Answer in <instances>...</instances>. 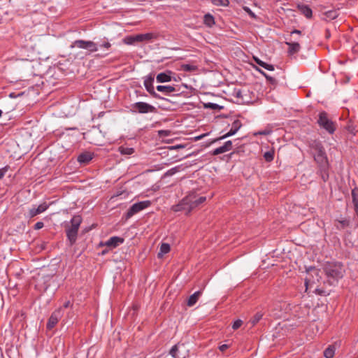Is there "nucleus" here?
I'll return each mask as SVG.
<instances>
[{"label": "nucleus", "mask_w": 358, "mask_h": 358, "mask_svg": "<svg viewBox=\"0 0 358 358\" xmlns=\"http://www.w3.org/2000/svg\"><path fill=\"white\" fill-rule=\"evenodd\" d=\"M206 196H201L194 192H192L183 198L181 201L173 206V210L176 212L185 211V214H189L194 208L206 201Z\"/></svg>", "instance_id": "1"}, {"label": "nucleus", "mask_w": 358, "mask_h": 358, "mask_svg": "<svg viewBox=\"0 0 358 358\" xmlns=\"http://www.w3.org/2000/svg\"><path fill=\"white\" fill-rule=\"evenodd\" d=\"M82 222V217L80 215H73L70 224L66 225V234L69 245H73L77 240L78 232Z\"/></svg>", "instance_id": "2"}, {"label": "nucleus", "mask_w": 358, "mask_h": 358, "mask_svg": "<svg viewBox=\"0 0 358 358\" xmlns=\"http://www.w3.org/2000/svg\"><path fill=\"white\" fill-rule=\"evenodd\" d=\"M317 122L320 128L326 130L329 134H333L336 130V122L329 118L325 111L319 113Z\"/></svg>", "instance_id": "3"}, {"label": "nucleus", "mask_w": 358, "mask_h": 358, "mask_svg": "<svg viewBox=\"0 0 358 358\" xmlns=\"http://www.w3.org/2000/svg\"><path fill=\"white\" fill-rule=\"evenodd\" d=\"M325 272L327 276L337 280L343 276L344 270L341 264H329L325 267Z\"/></svg>", "instance_id": "4"}, {"label": "nucleus", "mask_w": 358, "mask_h": 358, "mask_svg": "<svg viewBox=\"0 0 358 358\" xmlns=\"http://www.w3.org/2000/svg\"><path fill=\"white\" fill-rule=\"evenodd\" d=\"M151 205V201L149 200L139 201L134 203L130 208L127 210L124 216L127 220L131 218L134 215L138 213L139 212L148 208Z\"/></svg>", "instance_id": "5"}, {"label": "nucleus", "mask_w": 358, "mask_h": 358, "mask_svg": "<svg viewBox=\"0 0 358 358\" xmlns=\"http://www.w3.org/2000/svg\"><path fill=\"white\" fill-rule=\"evenodd\" d=\"M131 111L132 113H155L156 108L148 103L145 102H136L131 105Z\"/></svg>", "instance_id": "6"}, {"label": "nucleus", "mask_w": 358, "mask_h": 358, "mask_svg": "<svg viewBox=\"0 0 358 358\" xmlns=\"http://www.w3.org/2000/svg\"><path fill=\"white\" fill-rule=\"evenodd\" d=\"M71 47L86 49L92 52L98 50V44L91 41L76 40L73 43Z\"/></svg>", "instance_id": "7"}, {"label": "nucleus", "mask_w": 358, "mask_h": 358, "mask_svg": "<svg viewBox=\"0 0 358 358\" xmlns=\"http://www.w3.org/2000/svg\"><path fill=\"white\" fill-rule=\"evenodd\" d=\"M242 127V123L239 120H236L233 122L232 124H231V127L230 129V130L227 133L225 134L224 135L220 136V138L214 140V142L217 141H220V140H222V139H225L229 136H231L233 135H234L239 129L240 128Z\"/></svg>", "instance_id": "8"}, {"label": "nucleus", "mask_w": 358, "mask_h": 358, "mask_svg": "<svg viewBox=\"0 0 358 358\" xmlns=\"http://www.w3.org/2000/svg\"><path fill=\"white\" fill-rule=\"evenodd\" d=\"M124 239L120 236H112L104 243H101V245L106 246L109 249H113L123 243Z\"/></svg>", "instance_id": "9"}, {"label": "nucleus", "mask_w": 358, "mask_h": 358, "mask_svg": "<svg viewBox=\"0 0 358 358\" xmlns=\"http://www.w3.org/2000/svg\"><path fill=\"white\" fill-rule=\"evenodd\" d=\"M154 78L152 76H150L144 80V86L146 89V90L155 98L156 99H160V96L155 92L154 86L152 85Z\"/></svg>", "instance_id": "10"}, {"label": "nucleus", "mask_w": 358, "mask_h": 358, "mask_svg": "<svg viewBox=\"0 0 358 358\" xmlns=\"http://www.w3.org/2000/svg\"><path fill=\"white\" fill-rule=\"evenodd\" d=\"M49 207V205L44 202L41 204H40L38 207H32L29 210V215L30 217H34L36 216L38 214H41L45 211Z\"/></svg>", "instance_id": "11"}, {"label": "nucleus", "mask_w": 358, "mask_h": 358, "mask_svg": "<svg viewBox=\"0 0 358 358\" xmlns=\"http://www.w3.org/2000/svg\"><path fill=\"white\" fill-rule=\"evenodd\" d=\"M157 38V35L154 33H145L136 35L137 42L152 41Z\"/></svg>", "instance_id": "12"}, {"label": "nucleus", "mask_w": 358, "mask_h": 358, "mask_svg": "<svg viewBox=\"0 0 358 358\" xmlns=\"http://www.w3.org/2000/svg\"><path fill=\"white\" fill-rule=\"evenodd\" d=\"M157 90L164 93L165 95H170L173 92H178L179 90L171 85H158Z\"/></svg>", "instance_id": "13"}, {"label": "nucleus", "mask_w": 358, "mask_h": 358, "mask_svg": "<svg viewBox=\"0 0 358 358\" xmlns=\"http://www.w3.org/2000/svg\"><path fill=\"white\" fill-rule=\"evenodd\" d=\"M297 8L301 13L304 15L307 18L310 19L312 17L313 12L311 8L306 4H299Z\"/></svg>", "instance_id": "14"}, {"label": "nucleus", "mask_w": 358, "mask_h": 358, "mask_svg": "<svg viewBox=\"0 0 358 358\" xmlns=\"http://www.w3.org/2000/svg\"><path fill=\"white\" fill-rule=\"evenodd\" d=\"M286 45L289 46L288 53L289 55H294L299 52L301 46L297 42L286 41Z\"/></svg>", "instance_id": "15"}, {"label": "nucleus", "mask_w": 358, "mask_h": 358, "mask_svg": "<svg viewBox=\"0 0 358 358\" xmlns=\"http://www.w3.org/2000/svg\"><path fill=\"white\" fill-rule=\"evenodd\" d=\"M171 72L167 71V72H163L159 73L157 77L156 80L157 83H166L171 80Z\"/></svg>", "instance_id": "16"}, {"label": "nucleus", "mask_w": 358, "mask_h": 358, "mask_svg": "<svg viewBox=\"0 0 358 358\" xmlns=\"http://www.w3.org/2000/svg\"><path fill=\"white\" fill-rule=\"evenodd\" d=\"M202 292L201 290L194 292L193 294L189 296L187 299V305L189 307H192L196 304L198 301L199 297L201 296Z\"/></svg>", "instance_id": "17"}, {"label": "nucleus", "mask_w": 358, "mask_h": 358, "mask_svg": "<svg viewBox=\"0 0 358 358\" xmlns=\"http://www.w3.org/2000/svg\"><path fill=\"white\" fill-rule=\"evenodd\" d=\"M92 159V155L90 152H84L78 157V161L80 164H88Z\"/></svg>", "instance_id": "18"}, {"label": "nucleus", "mask_w": 358, "mask_h": 358, "mask_svg": "<svg viewBox=\"0 0 358 358\" xmlns=\"http://www.w3.org/2000/svg\"><path fill=\"white\" fill-rule=\"evenodd\" d=\"M320 149H321V148ZM314 159L317 163L321 164L326 162L327 157L324 150H320L319 152H317V154L314 156Z\"/></svg>", "instance_id": "19"}, {"label": "nucleus", "mask_w": 358, "mask_h": 358, "mask_svg": "<svg viewBox=\"0 0 358 358\" xmlns=\"http://www.w3.org/2000/svg\"><path fill=\"white\" fill-rule=\"evenodd\" d=\"M352 203L356 215L358 216V188H354L351 192Z\"/></svg>", "instance_id": "20"}, {"label": "nucleus", "mask_w": 358, "mask_h": 358, "mask_svg": "<svg viewBox=\"0 0 358 358\" xmlns=\"http://www.w3.org/2000/svg\"><path fill=\"white\" fill-rule=\"evenodd\" d=\"M58 321L59 317H57V315H51L46 325L47 329L51 330L53 327H55Z\"/></svg>", "instance_id": "21"}, {"label": "nucleus", "mask_w": 358, "mask_h": 358, "mask_svg": "<svg viewBox=\"0 0 358 358\" xmlns=\"http://www.w3.org/2000/svg\"><path fill=\"white\" fill-rule=\"evenodd\" d=\"M253 59H254V61L256 62V64H257L260 66L264 68L265 69L268 70V71H274L273 65L267 64V63L262 61L260 59H259L257 57H254Z\"/></svg>", "instance_id": "22"}, {"label": "nucleus", "mask_w": 358, "mask_h": 358, "mask_svg": "<svg viewBox=\"0 0 358 358\" xmlns=\"http://www.w3.org/2000/svg\"><path fill=\"white\" fill-rule=\"evenodd\" d=\"M324 17H322L325 20H331L336 18L338 15L337 10H331L326 11L323 13Z\"/></svg>", "instance_id": "23"}, {"label": "nucleus", "mask_w": 358, "mask_h": 358, "mask_svg": "<svg viewBox=\"0 0 358 358\" xmlns=\"http://www.w3.org/2000/svg\"><path fill=\"white\" fill-rule=\"evenodd\" d=\"M181 346H184V344L177 343L174 345L169 351V355H171L173 358H180L178 351L179 348Z\"/></svg>", "instance_id": "24"}, {"label": "nucleus", "mask_w": 358, "mask_h": 358, "mask_svg": "<svg viewBox=\"0 0 358 358\" xmlns=\"http://www.w3.org/2000/svg\"><path fill=\"white\" fill-rule=\"evenodd\" d=\"M170 251V245L169 243H162L160 246V250L158 253V257H161L164 255L167 254Z\"/></svg>", "instance_id": "25"}, {"label": "nucleus", "mask_w": 358, "mask_h": 358, "mask_svg": "<svg viewBox=\"0 0 358 358\" xmlns=\"http://www.w3.org/2000/svg\"><path fill=\"white\" fill-rule=\"evenodd\" d=\"M203 22L208 27H212L215 24L214 17L210 14H206L203 17Z\"/></svg>", "instance_id": "26"}, {"label": "nucleus", "mask_w": 358, "mask_h": 358, "mask_svg": "<svg viewBox=\"0 0 358 358\" xmlns=\"http://www.w3.org/2000/svg\"><path fill=\"white\" fill-rule=\"evenodd\" d=\"M119 151L122 155H131L134 153V149L133 148L120 146L119 148Z\"/></svg>", "instance_id": "27"}, {"label": "nucleus", "mask_w": 358, "mask_h": 358, "mask_svg": "<svg viewBox=\"0 0 358 358\" xmlns=\"http://www.w3.org/2000/svg\"><path fill=\"white\" fill-rule=\"evenodd\" d=\"M204 108H205L212 109V110H220L223 107L220 106V105H218V104H217V103L208 102V103H204Z\"/></svg>", "instance_id": "28"}, {"label": "nucleus", "mask_w": 358, "mask_h": 358, "mask_svg": "<svg viewBox=\"0 0 358 358\" xmlns=\"http://www.w3.org/2000/svg\"><path fill=\"white\" fill-rule=\"evenodd\" d=\"M334 355V348L331 346H329L324 351V356L326 358H332Z\"/></svg>", "instance_id": "29"}, {"label": "nucleus", "mask_w": 358, "mask_h": 358, "mask_svg": "<svg viewBox=\"0 0 358 358\" xmlns=\"http://www.w3.org/2000/svg\"><path fill=\"white\" fill-rule=\"evenodd\" d=\"M264 158L266 162H271L273 160L274 158V151L273 150H269L266 152L264 154Z\"/></svg>", "instance_id": "30"}, {"label": "nucleus", "mask_w": 358, "mask_h": 358, "mask_svg": "<svg viewBox=\"0 0 358 358\" xmlns=\"http://www.w3.org/2000/svg\"><path fill=\"white\" fill-rule=\"evenodd\" d=\"M124 43H126L127 45L134 44L135 42H137V41L136 40V35L135 36H129L126 37L124 39Z\"/></svg>", "instance_id": "31"}, {"label": "nucleus", "mask_w": 358, "mask_h": 358, "mask_svg": "<svg viewBox=\"0 0 358 358\" xmlns=\"http://www.w3.org/2000/svg\"><path fill=\"white\" fill-rule=\"evenodd\" d=\"M212 2L215 6H228V4H229L228 0H212Z\"/></svg>", "instance_id": "32"}, {"label": "nucleus", "mask_w": 358, "mask_h": 358, "mask_svg": "<svg viewBox=\"0 0 358 358\" xmlns=\"http://www.w3.org/2000/svg\"><path fill=\"white\" fill-rule=\"evenodd\" d=\"M182 68L184 71L191 72L196 69V67L192 64H183Z\"/></svg>", "instance_id": "33"}, {"label": "nucleus", "mask_w": 358, "mask_h": 358, "mask_svg": "<svg viewBox=\"0 0 358 358\" xmlns=\"http://www.w3.org/2000/svg\"><path fill=\"white\" fill-rule=\"evenodd\" d=\"M227 150H225V148H224L223 145L219 147V148H215L213 152H212V154L213 155H220V154H222V153H224L226 152Z\"/></svg>", "instance_id": "34"}, {"label": "nucleus", "mask_w": 358, "mask_h": 358, "mask_svg": "<svg viewBox=\"0 0 358 358\" xmlns=\"http://www.w3.org/2000/svg\"><path fill=\"white\" fill-rule=\"evenodd\" d=\"M179 170V168L178 167H173L169 170H168L166 173H165V176H171L173 175H174L175 173H176Z\"/></svg>", "instance_id": "35"}, {"label": "nucleus", "mask_w": 358, "mask_h": 358, "mask_svg": "<svg viewBox=\"0 0 358 358\" xmlns=\"http://www.w3.org/2000/svg\"><path fill=\"white\" fill-rule=\"evenodd\" d=\"M104 48L108 50L111 47V44L108 41H103L101 43L98 44V48Z\"/></svg>", "instance_id": "36"}, {"label": "nucleus", "mask_w": 358, "mask_h": 358, "mask_svg": "<svg viewBox=\"0 0 358 358\" xmlns=\"http://www.w3.org/2000/svg\"><path fill=\"white\" fill-rule=\"evenodd\" d=\"M243 324V321L240 319L235 320L232 324V329L234 330L238 329Z\"/></svg>", "instance_id": "37"}, {"label": "nucleus", "mask_w": 358, "mask_h": 358, "mask_svg": "<svg viewBox=\"0 0 358 358\" xmlns=\"http://www.w3.org/2000/svg\"><path fill=\"white\" fill-rule=\"evenodd\" d=\"M264 76L266 78L267 81H268L271 85H275L277 84V80L274 78L268 76L266 73H264Z\"/></svg>", "instance_id": "38"}, {"label": "nucleus", "mask_w": 358, "mask_h": 358, "mask_svg": "<svg viewBox=\"0 0 358 358\" xmlns=\"http://www.w3.org/2000/svg\"><path fill=\"white\" fill-rule=\"evenodd\" d=\"M313 274H315L317 276V281H319V270L315 268H311L308 272V275H312Z\"/></svg>", "instance_id": "39"}, {"label": "nucleus", "mask_w": 358, "mask_h": 358, "mask_svg": "<svg viewBox=\"0 0 358 358\" xmlns=\"http://www.w3.org/2000/svg\"><path fill=\"white\" fill-rule=\"evenodd\" d=\"M321 148V150H324L322 145L321 144V143L320 142H315L314 143V145H313V148L316 151V152H319L320 151V148Z\"/></svg>", "instance_id": "40"}, {"label": "nucleus", "mask_w": 358, "mask_h": 358, "mask_svg": "<svg viewBox=\"0 0 358 358\" xmlns=\"http://www.w3.org/2000/svg\"><path fill=\"white\" fill-rule=\"evenodd\" d=\"M224 148L227 150V152L231 150L232 149V141H227L224 143L223 145Z\"/></svg>", "instance_id": "41"}, {"label": "nucleus", "mask_w": 358, "mask_h": 358, "mask_svg": "<svg viewBox=\"0 0 358 358\" xmlns=\"http://www.w3.org/2000/svg\"><path fill=\"white\" fill-rule=\"evenodd\" d=\"M315 283V281L314 280H311L310 278H307L306 280H305V285H306V290L308 289V287H312L313 284Z\"/></svg>", "instance_id": "42"}, {"label": "nucleus", "mask_w": 358, "mask_h": 358, "mask_svg": "<svg viewBox=\"0 0 358 358\" xmlns=\"http://www.w3.org/2000/svg\"><path fill=\"white\" fill-rule=\"evenodd\" d=\"M8 169V166H4L1 169H0V179H1L6 174V173L7 172Z\"/></svg>", "instance_id": "43"}, {"label": "nucleus", "mask_w": 358, "mask_h": 358, "mask_svg": "<svg viewBox=\"0 0 358 358\" xmlns=\"http://www.w3.org/2000/svg\"><path fill=\"white\" fill-rule=\"evenodd\" d=\"M271 133V131L269 130H262V131H259L257 133H255L254 135H264V136H266V135H268L269 134Z\"/></svg>", "instance_id": "44"}, {"label": "nucleus", "mask_w": 358, "mask_h": 358, "mask_svg": "<svg viewBox=\"0 0 358 358\" xmlns=\"http://www.w3.org/2000/svg\"><path fill=\"white\" fill-rule=\"evenodd\" d=\"M262 315H255L254 320H252V324H255L262 319Z\"/></svg>", "instance_id": "45"}, {"label": "nucleus", "mask_w": 358, "mask_h": 358, "mask_svg": "<svg viewBox=\"0 0 358 358\" xmlns=\"http://www.w3.org/2000/svg\"><path fill=\"white\" fill-rule=\"evenodd\" d=\"M44 226V224L43 222H38L35 224L34 225V229H41V228H43Z\"/></svg>", "instance_id": "46"}, {"label": "nucleus", "mask_w": 358, "mask_h": 358, "mask_svg": "<svg viewBox=\"0 0 358 358\" xmlns=\"http://www.w3.org/2000/svg\"><path fill=\"white\" fill-rule=\"evenodd\" d=\"M229 348V345L227 344H222L219 346V350L221 352H224L227 348Z\"/></svg>", "instance_id": "47"}, {"label": "nucleus", "mask_w": 358, "mask_h": 358, "mask_svg": "<svg viewBox=\"0 0 358 358\" xmlns=\"http://www.w3.org/2000/svg\"><path fill=\"white\" fill-rule=\"evenodd\" d=\"M70 306H71V301H66L64 302L62 307H63V308L66 309V308H69Z\"/></svg>", "instance_id": "48"}, {"label": "nucleus", "mask_w": 358, "mask_h": 358, "mask_svg": "<svg viewBox=\"0 0 358 358\" xmlns=\"http://www.w3.org/2000/svg\"><path fill=\"white\" fill-rule=\"evenodd\" d=\"M295 34L300 35L301 34V31L298 30V29H294V31H292L291 32V35H293V34Z\"/></svg>", "instance_id": "49"}, {"label": "nucleus", "mask_w": 358, "mask_h": 358, "mask_svg": "<svg viewBox=\"0 0 358 358\" xmlns=\"http://www.w3.org/2000/svg\"><path fill=\"white\" fill-rule=\"evenodd\" d=\"M245 10L247 12H248V13H249V14H250L252 17H255V14H254V13H252V12L249 8H245Z\"/></svg>", "instance_id": "50"}, {"label": "nucleus", "mask_w": 358, "mask_h": 358, "mask_svg": "<svg viewBox=\"0 0 358 358\" xmlns=\"http://www.w3.org/2000/svg\"><path fill=\"white\" fill-rule=\"evenodd\" d=\"M315 292L319 294H322L323 292L322 290L318 289L317 288L315 289Z\"/></svg>", "instance_id": "51"}, {"label": "nucleus", "mask_w": 358, "mask_h": 358, "mask_svg": "<svg viewBox=\"0 0 358 358\" xmlns=\"http://www.w3.org/2000/svg\"><path fill=\"white\" fill-rule=\"evenodd\" d=\"M205 136H206V134L199 136L196 137V140H200V139H201Z\"/></svg>", "instance_id": "52"}, {"label": "nucleus", "mask_w": 358, "mask_h": 358, "mask_svg": "<svg viewBox=\"0 0 358 358\" xmlns=\"http://www.w3.org/2000/svg\"><path fill=\"white\" fill-rule=\"evenodd\" d=\"M256 69H257V71H258L263 76H264V73H266L264 71H263L262 70H261V69H259L258 68H257Z\"/></svg>", "instance_id": "53"}, {"label": "nucleus", "mask_w": 358, "mask_h": 358, "mask_svg": "<svg viewBox=\"0 0 358 358\" xmlns=\"http://www.w3.org/2000/svg\"><path fill=\"white\" fill-rule=\"evenodd\" d=\"M326 31H327V37L328 38V37H329L330 34H329V30H327Z\"/></svg>", "instance_id": "54"}, {"label": "nucleus", "mask_w": 358, "mask_h": 358, "mask_svg": "<svg viewBox=\"0 0 358 358\" xmlns=\"http://www.w3.org/2000/svg\"><path fill=\"white\" fill-rule=\"evenodd\" d=\"M328 178V176L326 177V176H322V178L323 180L325 181L327 180V178Z\"/></svg>", "instance_id": "55"}, {"label": "nucleus", "mask_w": 358, "mask_h": 358, "mask_svg": "<svg viewBox=\"0 0 358 358\" xmlns=\"http://www.w3.org/2000/svg\"><path fill=\"white\" fill-rule=\"evenodd\" d=\"M134 310H135V311H138L137 306H134Z\"/></svg>", "instance_id": "56"}, {"label": "nucleus", "mask_w": 358, "mask_h": 358, "mask_svg": "<svg viewBox=\"0 0 358 358\" xmlns=\"http://www.w3.org/2000/svg\"><path fill=\"white\" fill-rule=\"evenodd\" d=\"M240 95H241V92H240V91H238V92H237V96H240Z\"/></svg>", "instance_id": "57"}, {"label": "nucleus", "mask_w": 358, "mask_h": 358, "mask_svg": "<svg viewBox=\"0 0 358 358\" xmlns=\"http://www.w3.org/2000/svg\"><path fill=\"white\" fill-rule=\"evenodd\" d=\"M2 115V111L0 110V117Z\"/></svg>", "instance_id": "58"}, {"label": "nucleus", "mask_w": 358, "mask_h": 358, "mask_svg": "<svg viewBox=\"0 0 358 358\" xmlns=\"http://www.w3.org/2000/svg\"><path fill=\"white\" fill-rule=\"evenodd\" d=\"M355 358H358V357H355Z\"/></svg>", "instance_id": "59"}]
</instances>
